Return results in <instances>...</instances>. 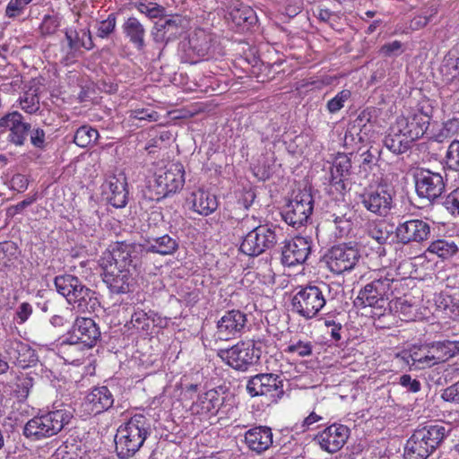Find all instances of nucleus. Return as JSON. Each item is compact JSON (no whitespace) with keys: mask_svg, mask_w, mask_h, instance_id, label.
<instances>
[{"mask_svg":"<svg viewBox=\"0 0 459 459\" xmlns=\"http://www.w3.org/2000/svg\"><path fill=\"white\" fill-rule=\"evenodd\" d=\"M238 207L235 209L234 214L230 216V224L234 227L236 234H245L249 231L255 230L259 225L255 216H249L247 214L243 217H239L237 210H241L242 206L247 208V205H242L240 203L238 204Z\"/></svg>","mask_w":459,"mask_h":459,"instance_id":"58836bf2","label":"nucleus"},{"mask_svg":"<svg viewBox=\"0 0 459 459\" xmlns=\"http://www.w3.org/2000/svg\"><path fill=\"white\" fill-rule=\"evenodd\" d=\"M72 340L79 341L86 348H92L100 338V330L92 318L78 316L69 332Z\"/></svg>","mask_w":459,"mask_h":459,"instance_id":"6ab92c4d","label":"nucleus"},{"mask_svg":"<svg viewBox=\"0 0 459 459\" xmlns=\"http://www.w3.org/2000/svg\"><path fill=\"white\" fill-rule=\"evenodd\" d=\"M178 247L177 240L169 235H163L159 238L149 239L145 246L148 252L157 253L160 255H171Z\"/></svg>","mask_w":459,"mask_h":459,"instance_id":"f704fd0d","label":"nucleus"},{"mask_svg":"<svg viewBox=\"0 0 459 459\" xmlns=\"http://www.w3.org/2000/svg\"><path fill=\"white\" fill-rule=\"evenodd\" d=\"M351 91L342 90L327 102V110L333 114L344 107V103L350 99Z\"/></svg>","mask_w":459,"mask_h":459,"instance_id":"8fccbe9b","label":"nucleus"},{"mask_svg":"<svg viewBox=\"0 0 459 459\" xmlns=\"http://www.w3.org/2000/svg\"><path fill=\"white\" fill-rule=\"evenodd\" d=\"M441 397L446 402L459 404V381L444 389Z\"/></svg>","mask_w":459,"mask_h":459,"instance_id":"0e129e2a","label":"nucleus"},{"mask_svg":"<svg viewBox=\"0 0 459 459\" xmlns=\"http://www.w3.org/2000/svg\"><path fill=\"white\" fill-rule=\"evenodd\" d=\"M399 384L407 391L418 393L421 388V384L416 378H411L410 375L404 374L400 377Z\"/></svg>","mask_w":459,"mask_h":459,"instance_id":"69168bd1","label":"nucleus"},{"mask_svg":"<svg viewBox=\"0 0 459 459\" xmlns=\"http://www.w3.org/2000/svg\"><path fill=\"white\" fill-rule=\"evenodd\" d=\"M227 20L236 27L249 28L257 21L255 11L242 3H235L229 7Z\"/></svg>","mask_w":459,"mask_h":459,"instance_id":"c756f323","label":"nucleus"},{"mask_svg":"<svg viewBox=\"0 0 459 459\" xmlns=\"http://www.w3.org/2000/svg\"><path fill=\"white\" fill-rule=\"evenodd\" d=\"M0 133L9 132L7 140L15 146L24 145L30 124L24 121L23 116L18 111L10 112L0 117Z\"/></svg>","mask_w":459,"mask_h":459,"instance_id":"2eb2a0df","label":"nucleus"},{"mask_svg":"<svg viewBox=\"0 0 459 459\" xmlns=\"http://www.w3.org/2000/svg\"><path fill=\"white\" fill-rule=\"evenodd\" d=\"M186 203L195 212L203 216L212 214L218 208L216 195L203 188L193 190Z\"/></svg>","mask_w":459,"mask_h":459,"instance_id":"b1692460","label":"nucleus"},{"mask_svg":"<svg viewBox=\"0 0 459 459\" xmlns=\"http://www.w3.org/2000/svg\"><path fill=\"white\" fill-rule=\"evenodd\" d=\"M72 417V411L65 407L35 416L24 425L23 435L32 441L51 437L58 434Z\"/></svg>","mask_w":459,"mask_h":459,"instance_id":"20e7f679","label":"nucleus"},{"mask_svg":"<svg viewBox=\"0 0 459 459\" xmlns=\"http://www.w3.org/2000/svg\"><path fill=\"white\" fill-rule=\"evenodd\" d=\"M411 358H412V365H417L418 368H429V359L427 355H429V348L428 344L421 345L420 347H414L411 351Z\"/></svg>","mask_w":459,"mask_h":459,"instance_id":"09e8293b","label":"nucleus"},{"mask_svg":"<svg viewBox=\"0 0 459 459\" xmlns=\"http://www.w3.org/2000/svg\"><path fill=\"white\" fill-rule=\"evenodd\" d=\"M59 26L57 18L52 15H46L39 26V30L42 35H52L54 34Z\"/></svg>","mask_w":459,"mask_h":459,"instance_id":"13d9d810","label":"nucleus"},{"mask_svg":"<svg viewBox=\"0 0 459 459\" xmlns=\"http://www.w3.org/2000/svg\"><path fill=\"white\" fill-rule=\"evenodd\" d=\"M159 117V113L151 108H135L127 112L126 122L131 126H143V122H156Z\"/></svg>","mask_w":459,"mask_h":459,"instance_id":"ea45409f","label":"nucleus"},{"mask_svg":"<svg viewBox=\"0 0 459 459\" xmlns=\"http://www.w3.org/2000/svg\"><path fill=\"white\" fill-rule=\"evenodd\" d=\"M437 9L434 6L423 11L420 15L414 17L411 21V27L413 29H420L425 27L430 21L431 17L437 14Z\"/></svg>","mask_w":459,"mask_h":459,"instance_id":"5fc2aeb1","label":"nucleus"},{"mask_svg":"<svg viewBox=\"0 0 459 459\" xmlns=\"http://www.w3.org/2000/svg\"><path fill=\"white\" fill-rule=\"evenodd\" d=\"M391 307L394 309L395 312L407 317H410L412 313V305L405 298L396 299Z\"/></svg>","mask_w":459,"mask_h":459,"instance_id":"338daca9","label":"nucleus"},{"mask_svg":"<svg viewBox=\"0 0 459 459\" xmlns=\"http://www.w3.org/2000/svg\"><path fill=\"white\" fill-rule=\"evenodd\" d=\"M223 400L219 392L211 389L198 396L196 402L193 403V410L201 414L214 413L219 410Z\"/></svg>","mask_w":459,"mask_h":459,"instance_id":"2f4dec72","label":"nucleus"},{"mask_svg":"<svg viewBox=\"0 0 459 459\" xmlns=\"http://www.w3.org/2000/svg\"><path fill=\"white\" fill-rule=\"evenodd\" d=\"M387 299L375 292L374 289L367 284L359 293L355 304L362 307H370L382 309L386 305Z\"/></svg>","mask_w":459,"mask_h":459,"instance_id":"c9c22d12","label":"nucleus"},{"mask_svg":"<svg viewBox=\"0 0 459 459\" xmlns=\"http://www.w3.org/2000/svg\"><path fill=\"white\" fill-rule=\"evenodd\" d=\"M380 224L371 223L368 224L367 232L370 238L375 239L377 243L383 244L388 238L387 232L382 230Z\"/></svg>","mask_w":459,"mask_h":459,"instance_id":"052dcab7","label":"nucleus"},{"mask_svg":"<svg viewBox=\"0 0 459 459\" xmlns=\"http://www.w3.org/2000/svg\"><path fill=\"white\" fill-rule=\"evenodd\" d=\"M123 32L129 41L138 49L145 47V28L135 17H129L122 26Z\"/></svg>","mask_w":459,"mask_h":459,"instance_id":"473e14b6","label":"nucleus"},{"mask_svg":"<svg viewBox=\"0 0 459 459\" xmlns=\"http://www.w3.org/2000/svg\"><path fill=\"white\" fill-rule=\"evenodd\" d=\"M214 35L204 29H195L189 36L188 49L190 55L197 59L207 57L212 50Z\"/></svg>","mask_w":459,"mask_h":459,"instance_id":"393cba45","label":"nucleus"},{"mask_svg":"<svg viewBox=\"0 0 459 459\" xmlns=\"http://www.w3.org/2000/svg\"><path fill=\"white\" fill-rule=\"evenodd\" d=\"M313 209V196L305 189L297 193L288 203L282 212V218L287 224L298 229L308 221Z\"/></svg>","mask_w":459,"mask_h":459,"instance_id":"9b49d317","label":"nucleus"},{"mask_svg":"<svg viewBox=\"0 0 459 459\" xmlns=\"http://www.w3.org/2000/svg\"><path fill=\"white\" fill-rule=\"evenodd\" d=\"M247 324V315L239 310L226 312L217 322V335L221 340H230L238 336Z\"/></svg>","mask_w":459,"mask_h":459,"instance_id":"aec40b11","label":"nucleus"},{"mask_svg":"<svg viewBox=\"0 0 459 459\" xmlns=\"http://www.w3.org/2000/svg\"><path fill=\"white\" fill-rule=\"evenodd\" d=\"M429 348V365L430 367L441 362L446 361L448 359L459 353L458 341H443L427 343Z\"/></svg>","mask_w":459,"mask_h":459,"instance_id":"bb28decb","label":"nucleus"},{"mask_svg":"<svg viewBox=\"0 0 459 459\" xmlns=\"http://www.w3.org/2000/svg\"><path fill=\"white\" fill-rule=\"evenodd\" d=\"M312 343L310 342H304L301 340L299 341H291L285 351L288 353L297 354L300 357L309 356L312 353Z\"/></svg>","mask_w":459,"mask_h":459,"instance_id":"de8ad7c7","label":"nucleus"},{"mask_svg":"<svg viewBox=\"0 0 459 459\" xmlns=\"http://www.w3.org/2000/svg\"><path fill=\"white\" fill-rule=\"evenodd\" d=\"M394 281L393 272L383 270L379 271L373 281L368 284L374 289L375 292H378V295H382L388 299Z\"/></svg>","mask_w":459,"mask_h":459,"instance_id":"4c0bfd02","label":"nucleus"},{"mask_svg":"<svg viewBox=\"0 0 459 459\" xmlns=\"http://www.w3.org/2000/svg\"><path fill=\"white\" fill-rule=\"evenodd\" d=\"M247 391L251 396L265 395L275 400L283 394V385L278 375L257 374L247 381Z\"/></svg>","mask_w":459,"mask_h":459,"instance_id":"4468645a","label":"nucleus"},{"mask_svg":"<svg viewBox=\"0 0 459 459\" xmlns=\"http://www.w3.org/2000/svg\"><path fill=\"white\" fill-rule=\"evenodd\" d=\"M430 117L420 109H413L407 116L397 117L394 132H402L412 142L421 137L427 131Z\"/></svg>","mask_w":459,"mask_h":459,"instance_id":"ddd939ff","label":"nucleus"},{"mask_svg":"<svg viewBox=\"0 0 459 459\" xmlns=\"http://www.w3.org/2000/svg\"><path fill=\"white\" fill-rule=\"evenodd\" d=\"M412 141L407 138L402 132H394V124L390 127L388 134L385 136V146L394 153H403L409 148Z\"/></svg>","mask_w":459,"mask_h":459,"instance_id":"e433bc0d","label":"nucleus"},{"mask_svg":"<svg viewBox=\"0 0 459 459\" xmlns=\"http://www.w3.org/2000/svg\"><path fill=\"white\" fill-rule=\"evenodd\" d=\"M310 250L309 238L295 237L285 243L281 252V262L289 267L301 264L307 259Z\"/></svg>","mask_w":459,"mask_h":459,"instance_id":"4be33fe9","label":"nucleus"},{"mask_svg":"<svg viewBox=\"0 0 459 459\" xmlns=\"http://www.w3.org/2000/svg\"><path fill=\"white\" fill-rule=\"evenodd\" d=\"M280 230L273 226L259 225L255 230L246 234L239 249L247 255H259L274 247L278 240L277 231Z\"/></svg>","mask_w":459,"mask_h":459,"instance_id":"1a4fd4ad","label":"nucleus"},{"mask_svg":"<svg viewBox=\"0 0 459 459\" xmlns=\"http://www.w3.org/2000/svg\"><path fill=\"white\" fill-rule=\"evenodd\" d=\"M56 291L80 312L94 310L99 304L95 291L72 274L58 275L54 280Z\"/></svg>","mask_w":459,"mask_h":459,"instance_id":"39448f33","label":"nucleus"},{"mask_svg":"<svg viewBox=\"0 0 459 459\" xmlns=\"http://www.w3.org/2000/svg\"><path fill=\"white\" fill-rule=\"evenodd\" d=\"M444 425L431 424L417 429L407 440L403 459H427L446 437Z\"/></svg>","mask_w":459,"mask_h":459,"instance_id":"7ed1b4c3","label":"nucleus"},{"mask_svg":"<svg viewBox=\"0 0 459 459\" xmlns=\"http://www.w3.org/2000/svg\"><path fill=\"white\" fill-rule=\"evenodd\" d=\"M442 72L447 74V80H454L459 76V58L456 59H448L442 65Z\"/></svg>","mask_w":459,"mask_h":459,"instance_id":"774afa93","label":"nucleus"},{"mask_svg":"<svg viewBox=\"0 0 459 459\" xmlns=\"http://www.w3.org/2000/svg\"><path fill=\"white\" fill-rule=\"evenodd\" d=\"M350 429L342 424H332L316 436L320 447L330 454L338 452L347 442Z\"/></svg>","mask_w":459,"mask_h":459,"instance_id":"dca6fc26","label":"nucleus"},{"mask_svg":"<svg viewBox=\"0 0 459 459\" xmlns=\"http://www.w3.org/2000/svg\"><path fill=\"white\" fill-rule=\"evenodd\" d=\"M141 245L117 242L101 258L103 281L111 292L127 293L134 283L136 267L140 261Z\"/></svg>","mask_w":459,"mask_h":459,"instance_id":"f257e3e1","label":"nucleus"},{"mask_svg":"<svg viewBox=\"0 0 459 459\" xmlns=\"http://www.w3.org/2000/svg\"><path fill=\"white\" fill-rule=\"evenodd\" d=\"M5 351L10 360L22 368L30 367L38 359L35 351L30 344L20 340L8 341Z\"/></svg>","mask_w":459,"mask_h":459,"instance_id":"5701e85b","label":"nucleus"},{"mask_svg":"<svg viewBox=\"0 0 459 459\" xmlns=\"http://www.w3.org/2000/svg\"><path fill=\"white\" fill-rule=\"evenodd\" d=\"M114 403V397L107 386L93 388L82 403V410L84 416L97 415L108 409Z\"/></svg>","mask_w":459,"mask_h":459,"instance_id":"412c9836","label":"nucleus"},{"mask_svg":"<svg viewBox=\"0 0 459 459\" xmlns=\"http://www.w3.org/2000/svg\"><path fill=\"white\" fill-rule=\"evenodd\" d=\"M394 193L385 185H378L376 187L367 188L359 195V200L363 207L377 216H386L392 207Z\"/></svg>","mask_w":459,"mask_h":459,"instance_id":"f8f14e48","label":"nucleus"},{"mask_svg":"<svg viewBox=\"0 0 459 459\" xmlns=\"http://www.w3.org/2000/svg\"><path fill=\"white\" fill-rule=\"evenodd\" d=\"M351 168V159L345 154H338L331 168V184L343 188L342 178L349 175Z\"/></svg>","mask_w":459,"mask_h":459,"instance_id":"72a5a7b5","label":"nucleus"},{"mask_svg":"<svg viewBox=\"0 0 459 459\" xmlns=\"http://www.w3.org/2000/svg\"><path fill=\"white\" fill-rule=\"evenodd\" d=\"M33 386V378L28 376L17 377L13 387V394L19 401H24Z\"/></svg>","mask_w":459,"mask_h":459,"instance_id":"c03bdc74","label":"nucleus"},{"mask_svg":"<svg viewBox=\"0 0 459 459\" xmlns=\"http://www.w3.org/2000/svg\"><path fill=\"white\" fill-rule=\"evenodd\" d=\"M335 227V236L337 238L347 237L352 230V222L350 218L343 216H336L333 220Z\"/></svg>","mask_w":459,"mask_h":459,"instance_id":"3c124183","label":"nucleus"},{"mask_svg":"<svg viewBox=\"0 0 459 459\" xmlns=\"http://www.w3.org/2000/svg\"><path fill=\"white\" fill-rule=\"evenodd\" d=\"M116 15L109 13L106 20L101 21L98 25L97 34L99 37L104 39L111 34L116 28Z\"/></svg>","mask_w":459,"mask_h":459,"instance_id":"864d4df0","label":"nucleus"},{"mask_svg":"<svg viewBox=\"0 0 459 459\" xmlns=\"http://www.w3.org/2000/svg\"><path fill=\"white\" fill-rule=\"evenodd\" d=\"M360 258L359 250L351 244L332 247L325 255L327 268L335 274H342L354 269Z\"/></svg>","mask_w":459,"mask_h":459,"instance_id":"9d476101","label":"nucleus"},{"mask_svg":"<svg viewBox=\"0 0 459 459\" xmlns=\"http://www.w3.org/2000/svg\"><path fill=\"white\" fill-rule=\"evenodd\" d=\"M135 8L139 13L145 14L151 19L160 18L165 14V8L154 3H137L135 4Z\"/></svg>","mask_w":459,"mask_h":459,"instance_id":"49530a36","label":"nucleus"},{"mask_svg":"<svg viewBox=\"0 0 459 459\" xmlns=\"http://www.w3.org/2000/svg\"><path fill=\"white\" fill-rule=\"evenodd\" d=\"M21 108L29 114H34L39 109V99L35 91H29L20 98Z\"/></svg>","mask_w":459,"mask_h":459,"instance_id":"a18cd8bd","label":"nucleus"},{"mask_svg":"<svg viewBox=\"0 0 459 459\" xmlns=\"http://www.w3.org/2000/svg\"><path fill=\"white\" fill-rule=\"evenodd\" d=\"M99 138V132L90 126H82L79 127L74 137L76 145L86 148L94 143Z\"/></svg>","mask_w":459,"mask_h":459,"instance_id":"a19ab883","label":"nucleus"},{"mask_svg":"<svg viewBox=\"0 0 459 459\" xmlns=\"http://www.w3.org/2000/svg\"><path fill=\"white\" fill-rule=\"evenodd\" d=\"M126 182L124 176L110 177L105 185V194L109 204L116 208H122L127 203Z\"/></svg>","mask_w":459,"mask_h":459,"instance_id":"c85d7f7f","label":"nucleus"},{"mask_svg":"<svg viewBox=\"0 0 459 459\" xmlns=\"http://www.w3.org/2000/svg\"><path fill=\"white\" fill-rule=\"evenodd\" d=\"M444 160L446 169L459 172V140H454L448 145Z\"/></svg>","mask_w":459,"mask_h":459,"instance_id":"37998d69","label":"nucleus"},{"mask_svg":"<svg viewBox=\"0 0 459 459\" xmlns=\"http://www.w3.org/2000/svg\"><path fill=\"white\" fill-rule=\"evenodd\" d=\"M261 355V351L255 348L252 342H240L230 349H221L218 356L234 369L246 371L255 365Z\"/></svg>","mask_w":459,"mask_h":459,"instance_id":"0eeeda50","label":"nucleus"},{"mask_svg":"<svg viewBox=\"0 0 459 459\" xmlns=\"http://www.w3.org/2000/svg\"><path fill=\"white\" fill-rule=\"evenodd\" d=\"M86 349L79 341L72 340V337L68 336L59 343L57 352L66 363L79 364L84 358Z\"/></svg>","mask_w":459,"mask_h":459,"instance_id":"7c9ffc66","label":"nucleus"},{"mask_svg":"<svg viewBox=\"0 0 459 459\" xmlns=\"http://www.w3.org/2000/svg\"><path fill=\"white\" fill-rule=\"evenodd\" d=\"M32 0H10L5 10L8 17L18 16Z\"/></svg>","mask_w":459,"mask_h":459,"instance_id":"bf43d9fd","label":"nucleus"},{"mask_svg":"<svg viewBox=\"0 0 459 459\" xmlns=\"http://www.w3.org/2000/svg\"><path fill=\"white\" fill-rule=\"evenodd\" d=\"M131 324L139 330H148L150 327V318L143 310H136L131 316Z\"/></svg>","mask_w":459,"mask_h":459,"instance_id":"6e6d98bb","label":"nucleus"},{"mask_svg":"<svg viewBox=\"0 0 459 459\" xmlns=\"http://www.w3.org/2000/svg\"><path fill=\"white\" fill-rule=\"evenodd\" d=\"M443 205L452 215H459V187L445 197Z\"/></svg>","mask_w":459,"mask_h":459,"instance_id":"603ef678","label":"nucleus"},{"mask_svg":"<svg viewBox=\"0 0 459 459\" xmlns=\"http://www.w3.org/2000/svg\"><path fill=\"white\" fill-rule=\"evenodd\" d=\"M403 52V44L399 40L383 45L380 48V53L385 56H398Z\"/></svg>","mask_w":459,"mask_h":459,"instance_id":"e2e57ef3","label":"nucleus"},{"mask_svg":"<svg viewBox=\"0 0 459 459\" xmlns=\"http://www.w3.org/2000/svg\"><path fill=\"white\" fill-rule=\"evenodd\" d=\"M430 235V226L428 222L414 219L399 223L395 229L397 241L402 244L412 242L420 243Z\"/></svg>","mask_w":459,"mask_h":459,"instance_id":"a211bd4d","label":"nucleus"},{"mask_svg":"<svg viewBox=\"0 0 459 459\" xmlns=\"http://www.w3.org/2000/svg\"><path fill=\"white\" fill-rule=\"evenodd\" d=\"M32 314V307L28 302H22L16 309L14 320L22 325L25 323Z\"/></svg>","mask_w":459,"mask_h":459,"instance_id":"680f3d73","label":"nucleus"},{"mask_svg":"<svg viewBox=\"0 0 459 459\" xmlns=\"http://www.w3.org/2000/svg\"><path fill=\"white\" fill-rule=\"evenodd\" d=\"M457 251V246L454 242L445 239H438L432 242L428 247V252L435 254L439 257L446 258L453 255Z\"/></svg>","mask_w":459,"mask_h":459,"instance_id":"79ce46f5","label":"nucleus"},{"mask_svg":"<svg viewBox=\"0 0 459 459\" xmlns=\"http://www.w3.org/2000/svg\"><path fill=\"white\" fill-rule=\"evenodd\" d=\"M185 183V169L181 163L172 162L159 169L154 176L151 187L157 195L166 197L180 190Z\"/></svg>","mask_w":459,"mask_h":459,"instance_id":"6e6552de","label":"nucleus"},{"mask_svg":"<svg viewBox=\"0 0 459 459\" xmlns=\"http://www.w3.org/2000/svg\"><path fill=\"white\" fill-rule=\"evenodd\" d=\"M245 442L250 450L261 454L273 444L272 429L263 426L250 429L245 434Z\"/></svg>","mask_w":459,"mask_h":459,"instance_id":"cd10ccee","label":"nucleus"},{"mask_svg":"<svg viewBox=\"0 0 459 459\" xmlns=\"http://www.w3.org/2000/svg\"><path fill=\"white\" fill-rule=\"evenodd\" d=\"M328 285L300 287L292 298V310L306 319L315 317L325 305L324 292Z\"/></svg>","mask_w":459,"mask_h":459,"instance_id":"423d86ee","label":"nucleus"},{"mask_svg":"<svg viewBox=\"0 0 459 459\" xmlns=\"http://www.w3.org/2000/svg\"><path fill=\"white\" fill-rule=\"evenodd\" d=\"M30 143L38 149H44L46 145V133L40 127H33L29 131Z\"/></svg>","mask_w":459,"mask_h":459,"instance_id":"4d7b16f0","label":"nucleus"},{"mask_svg":"<svg viewBox=\"0 0 459 459\" xmlns=\"http://www.w3.org/2000/svg\"><path fill=\"white\" fill-rule=\"evenodd\" d=\"M415 187L420 197L432 201L442 195L445 182L439 173L421 170L416 175Z\"/></svg>","mask_w":459,"mask_h":459,"instance_id":"f3484780","label":"nucleus"},{"mask_svg":"<svg viewBox=\"0 0 459 459\" xmlns=\"http://www.w3.org/2000/svg\"><path fill=\"white\" fill-rule=\"evenodd\" d=\"M181 23L182 18L178 14L156 22L152 33L153 40L157 43L166 44L175 39L180 33Z\"/></svg>","mask_w":459,"mask_h":459,"instance_id":"a878e982","label":"nucleus"},{"mask_svg":"<svg viewBox=\"0 0 459 459\" xmlns=\"http://www.w3.org/2000/svg\"><path fill=\"white\" fill-rule=\"evenodd\" d=\"M150 435L149 424L143 415H134L121 425L115 436L116 452L120 459H128L143 446Z\"/></svg>","mask_w":459,"mask_h":459,"instance_id":"f03ea898","label":"nucleus"}]
</instances>
